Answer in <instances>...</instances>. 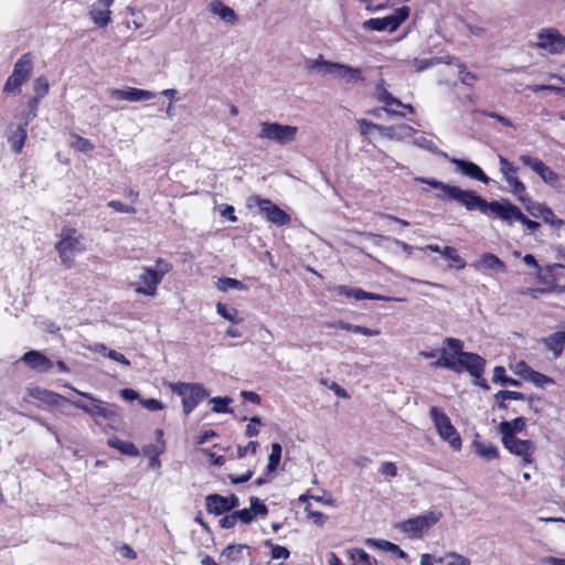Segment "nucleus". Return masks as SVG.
Masks as SVG:
<instances>
[{"instance_id": "69168bd1", "label": "nucleus", "mask_w": 565, "mask_h": 565, "mask_svg": "<svg viewBox=\"0 0 565 565\" xmlns=\"http://www.w3.org/2000/svg\"><path fill=\"white\" fill-rule=\"evenodd\" d=\"M498 397L501 399H514V401H524L525 395L521 392L515 391H499Z\"/></svg>"}, {"instance_id": "a878e982", "label": "nucleus", "mask_w": 565, "mask_h": 565, "mask_svg": "<svg viewBox=\"0 0 565 565\" xmlns=\"http://www.w3.org/2000/svg\"><path fill=\"white\" fill-rule=\"evenodd\" d=\"M379 132L388 139L402 140L404 138L411 137L414 132V128L408 125H399L397 127L382 126V128H379Z\"/></svg>"}, {"instance_id": "72a5a7b5", "label": "nucleus", "mask_w": 565, "mask_h": 565, "mask_svg": "<svg viewBox=\"0 0 565 565\" xmlns=\"http://www.w3.org/2000/svg\"><path fill=\"white\" fill-rule=\"evenodd\" d=\"M366 543L370 545H375L383 551L395 553L401 558H405L407 556V554L398 545L385 540L375 541L369 539Z\"/></svg>"}, {"instance_id": "6e6d98bb", "label": "nucleus", "mask_w": 565, "mask_h": 565, "mask_svg": "<svg viewBox=\"0 0 565 565\" xmlns=\"http://www.w3.org/2000/svg\"><path fill=\"white\" fill-rule=\"evenodd\" d=\"M107 205L109 207L114 209L116 212H119V213H127V214L136 213V209L134 206L124 204V203H121L120 201H117V200L109 201L107 203Z\"/></svg>"}, {"instance_id": "4d7b16f0", "label": "nucleus", "mask_w": 565, "mask_h": 565, "mask_svg": "<svg viewBox=\"0 0 565 565\" xmlns=\"http://www.w3.org/2000/svg\"><path fill=\"white\" fill-rule=\"evenodd\" d=\"M164 451V443L162 444H151L147 445L143 448V455L148 458L159 457Z\"/></svg>"}, {"instance_id": "2f4dec72", "label": "nucleus", "mask_w": 565, "mask_h": 565, "mask_svg": "<svg viewBox=\"0 0 565 565\" xmlns=\"http://www.w3.org/2000/svg\"><path fill=\"white\" fill-rule=\"evenodd\" d=\"M473 446H475V449H476V452L478 454V456H480L481 458H483L486 460H493V459H497L499 456L498 448L492 444L475 441Z\"/></svg>"}, {"instance_id": "473e14b6", "label": "nucleus", "mask_w": 565, "mask_h": 565, "mask_svg": "<svg viewBox=\"0 0 565 565\" xmlns=\"http://www.w3.org/2000/svg\"><path fill=\"white\" fill-rule=\"evenodd\" d=\"M503 180L509 185L510 191L518 195L519 200L523 203L525 202V199L523 198V194L525 193V185L522 181H520L515 174L510 175H503Z\"/></svg>"}, {"instance_id": "f8f14e48", "label": "nucleus", "mask_w": 565, "mask_h": 565, "mask_svg": "<svg viewBox=\"0 0 565 565\" xmlns=\"http://www.w3.org/2000/svg\"><path fill=\"white\" fill-rule=\"evenodd\" d=\"M441 513L434 511L411 518L401 524L404 533L411 537H419L424 531H427L440 520Z\"/></svg>"}, {"instance_id": "1a4fd4ad", "label": "nucleus", "mask_w": 565, "mask_h": 565, "mask_svg": "<svg viewBox=\"0 0 565 565\" xmlns=\"http://www.w3.org/2000/svg\"><path fill=\"white\" fill-rule=\"evenodd\" d=\"M437 198L444 202L455 201L468 211H480L481 213L486 204V200L475 191L463 190L457 185H450L446 194H437Z\"/></svg>"}, {"instance_id": "37998d69", "label": "nucleus", "mask_w": 565, "mask_h": 565, "mask_svg": "<svg viewBox=\"0 0 565 565\" xmlns=\"http://www.w3.org/2000/svg\"><path fill=\"white\" fill-rule=\"evenodd\" d=\"M210 402L213 404L212 412L218 413V414L220 413H223V414L232 413V409L228 407V404L232 403L231 397H228V396L213 397Z\"/></svg>"}, {"instance_id": "dca6fc26", "label": "nucleus", "mask_w": 565, "mask_h": 565, "mask_svg": "<svg viewBox=\"0 0 565 565\" xmlns=\"http://www.w3.org/2000/svg\"><path fill=\"white\" fill-rule=\"evenodd\" d=\"M333 291L338 296H345L348 298H354L356 300H382V301H403V298L387 297L379 294L367 292L360 288H352L349 286L340 285L333 288Z\"/></svg>"}, {"instance_id": "de8ad7c7", "label": "nucleus", "mask_w": 565, "mask_h": 565, "mask_svg": "<svg viewBox=\"0 0 565 565\" xmlns=\"http://www.w3.org/2000/svg\"><path fill=\"white\" fill-rule=\"evenodd\" d=\"M33 88H34V92L36 93V96L42 98L47 94V92L50 89V85L45 77L40 76V77L35 78V81L33 83Z\"/></svg>"}, {"instance_id": "e433bc0d", "label": "nucleus", "mask_w": 565, "mask_h": 565, "mask_svg": "<svg viewBox=\"0 0 565 565\" xmlns=\"http://www.w3.org/2000/svg\"><path fill=\"white\" fill-rule=\"evenodd\" d=\"M376 97L379 102L385 104L386 106H404V104L395 98L383 85L379 84L376 86Z\"/></svg>"}, {"instance_id": "b1692460", "label": "nucleus", "mask_w": 565, "mask_h": 565, "mask_svg": "<svg viewBox=\"0 0 565 565\" xmlns=\"http://www.w3.org/2000/svg\"><path fill=\"white\" fill-rule=\"evenodd\" d=\"M209 10L213 14L218 15L224 22L228 24H234L237 21L235 11L220 0L211 1L209 4Z\"/></svg>"}, {"instance_id": "864d4df0", "label": "nucleus", "mask_w": 565, "mask_h": 565, "mask_svg": "<svg viewBox=\"0 0 565 565\" xmlns=\"http://www.w3.org/2000/svg\"><path fill=\"white\" fill-rule=\"evenodd\" d=\"M267 545L271 546V558L273 559H286L289 557V550L281 545H274L269 541L266 542Z\"/></svg>"}, {"instance_id": "c9c22d12", "label": "nucleus", "mask_w": 565, "mask_h": 565, "mask_svg": "<svg viewBox=\"0 0 565 565\" xmlns=\"http://www.w3.org/2000/svg\"><path fill=\"white\" fill-rule=\"evenodd\" d=\"M216 287L220 291L226 292L230 289L246 290V286L238 279L222 277L217 280Z\"/></svg>"}, {"instance_id": "9b49d317", "label": "nucleus", "mask_w": 565, "mask_h": 565, "mask_svg": "<svg viewBox=\"0 0 565 565\" xmlns=\"http://www.w3.org/2000/svg\"><path fill=\"white\" fill-rule=\"evenodd\" d=\"M535 45L548 54H564L565 36L557 29L544 28L539 31Z\"/></svg>"}, {"instance_id": "7ed1b4c3", "label": "nucleus", "mask_w": 565, "mask_h": 565, "mask_svg": "<svg viewBox=\"0 0 565 565\" xmlns=\"http://www.w3.org/2000/svg\"><path fill=\"white\" fill-rule=\"evenodd\" d=\"M307 66L310 70L318 71L321 75H332L334 78L343 81L345 84H358L365 79L361 68L326 61L321 55L318 58L309 60Z\"/></svg>"}, {"instance_id": "3c124183", "label": "nucleus", "mask_w": 565, "mask_h": 565, "mask_svg": "<svg viewBox=\"0 0 565 565\" xmlns=\"http://www.w3.org/2000/svg\"><path fill=\"white\" fill-rule=\"evenodd\" d=\"M525 209L533 217H541L546 205L539 202L525 201Z\"/></svg>"}, {"instance_id": "c85d7f7f", "label": "nucleus", "mask_w": 565, "mask_h": 565, "mask_svg": "<svg viewBox=\"0 0 565 565\" xmlns=\"http://www.w3.org/2000/svg\"><path fill=\"white\" fill-rule=\"evenodd\" d=\"M108 445L126 456L136 457L139 455L138 448L132 443L121 440L117 437L109 438Z\"/></svg>"}, {"instance_id": "a19ab883", "label": "nucleus", "mask_w": 565, "mask_h": 565, "mask_svg": "<svg viewBox=\"0 0 565 565\" xmlns=\"http://www.w3.org/2000/svg\"><path fill=\"white\" fill-rule=\"evenodd\" d=\"M441 255L445 258L451 260L454 263L455 267L458 269H462L466 266V263L462 259V257L458 254L456 248H454L451 246L443 247Z\"/></svg>"}, {"instance_id": "ddd939ff", "label": "nucleus", "mask_w": 565, "mask_h": 565, "mask_svg": "<svg viewBox=\"0 0 565 565\" xmlns=\"http://www.w3.org/2000/svg\"><path fill=\"white\" fill-rule=\"evenodd\" d=\"M482 213L486 215L493 214L509 225L513 224V222L518 221V218H521V210L512 204L509 200L491 202L486 201Z\"/></svg>"}, {"instance_id": "423d86ee", "label": "nucleus", "mask_w": 565, "mask_h": 565, "mask_svg": "<svg viewBox=\"0 0 565 565\" xmlns=\"http://www.w3.org/2000/svg\"><path fill=\"white\" fill-rule=\"evenodd\" d=\"M170 390L182 398V412L189 415L210 393L199 383L177 382L169 384Z\"/></svg>"}, {"instance_id": "f257e3e1", "label": "nucleus", "mask_w": 565, "mask_h": 565, "mask_svg": "<svg viewBox=\"0 0 565 565\" xmlns=\"http://www.w3.org/2000/svg\"><path fill=\"white\" fill-rule=\"evenodd\" d=\"M445 344L457 354L458 359L454 360L448 355L446 349L441 350V356L433 363L435 367L448 369L455 372L467 371L475 379H481L486 360L477 353L462 351L463 343L459 339L446 338Z\"/></svg>"}, {"instance_id": "4c0bfd02", "label": "nucleus", "mask_w": 565, "mask_h": 565, "mask_svg": "<svg viewBox=\"0 0 565 565\" xmlns=\"http://www.w3.org/2000/svg\"><path fill=\"white\" fill-rule=\"evenodd\" d=\"M352 565H373L370 555L362 548H353L348 551Z\"/></svg>"}, {"instance_id": "4be33fe9", "label": "nucleus", "mask_w": 565, "mask_h": 565, "mask_svg": "<svg viewBox=\"0 0 565 565\" xmlns=\"http://www.w3.org/2000/svg\"><path fill=\"white\" fill-rule=\"evenodd\" d=\"M478 271L505 273L507 265L498 256L491 253H484L480 258L471 264Z\"/></svg>"}, {"instance_id": "bb28decb", "label": "nucleus", "mask_w": 565, "mask_h": 565, "mask_svg": "<svg viewBox=\"0 0 565 565\" xmlns=\"http://www.w3.org/2000/svg\"><path fill=\"white\" fill-rule=\"evenodd\" d=\"M26 137H28L26 129L21 126H17L15 129L10 132L8 140H9V143H10L13 152H15V153L21 152V150L25 143Z\"/></svg>"}, {"instance_id": "412c9836", "label": "nucleus", "mask_w": 565, "mask_h": 565, "mask_svg": "<svg viewBox=\"0 0 565 565\" xmlns=\"http://www.w3.org/2000/svg\"><path fill=\"white\" fill-rule=\"evenodd\" d=\"M114 1L115 0H96L92 4L88 14L97 26L105 28L111 22L110 7Z\"/></svg>"}, {"instance_id": "09e8293b", "label": "nucleus", "mask_w": 565, "mask_h": 565, "mask_svg": "<svg viewBox=\"0 0 565 565\" xmlns=\"http://www.w3.org/2000/svg\"><path fill=\"white\" fill-rule=\"evenodd\" d=\"M519 160L526 167L531 168L535 173L539 172L540 168L542 167V164L544 163L542 160H540L539 158H534V157H531V156H527V154H521L519 157Z\"/></svg>"}, {"instance_id": "7c9ffc66", "label": "nucleus", "mask_w": 565, "mask_h": 565, "mask_svg": "<svg viewBox=\"0 0 565 565\" xmlns=\"http://www.w3.org/2000/svg\"><path fill=\"white\" fill-rule=\"evenodd\" d=\"M526 420L524 417H516L510 422H502L500 424V433L502 437L514 436V431H521L525 427Z\"/></svg>"}, {"instance_id": "5fc2aeb1", "label": "nucleus", "mask_w": 565, "mask_h": 565, "mask_svg": "<svg viewBox=\"0 0 565 565\" xmlns=\"http://www.w3.org/2000/svg\"><path fill=\"white\" fill-rule=\"evenodd\" d=\"M417 182L428 184L435 189L440 190L439 194H446L447 189L450 188L451 184L444 183L441 181L435 180V179H426V178H417Z\"/></svg>"}, {"instance_id": "20e7f679", "label": "nucleus", "mask_w": 565, "mask_h": 565, "mask_svg": "<svg viewBox=\"0 0 565 565\" xmlns=\"http://www.w3.org/2000/svg\"><path fill=\"white\" fill-rule=\"evenodd\" d=\"M62 264L71 268L77 254L83 253L86 247L84 236L74 227H63L60 241L55 244Z\"/></svg>"}, {"instance_id": "052dcab7", "label": "nucleus", "mask_w": 565, "mask_h": 565, "mask_svg": "<svg viewBox=\"0 0 565 565\" xmlns=\"http://www.w3.org/2000/svg\"><path fill=\"white\" fill-rule=\"evenodd\" d=\"M262 424V420L258 416H254L250 418V423L246 426L245 435L247 437H254L257 436L259 433V425Z\"/></svg>"}, {"instance_id": "aec40b11", "label": "nucleus", "mask_w": 565, "mask_h": 565, "mask_svg": "<svg viewBox=\"0 0 565 565\" xmlns=\"http://www.w3.org/2000/svg\"><path fill=\"white\" fill-rule=\"evenodd\" d=\"M109 95L114 99L127 100L130 103L149 100L156 96V94L151 90L136 88V87H127L125 89L113 88V89H109Z\"/></svg>"}, {"instance_id": "0e129e2a", "label": "nucleus", "mask_w": 565, "mask_h": 565, "mask_svg": "<svg viewBox=\"0 0 565 565\" xmlns=\"http://www.w3.org/2000/svg\"><path fill=\"white\" fill-rule=\"evenodd\" d=\"M415 145H417L418 147L423 148V149H426L433 153H437L438 152V149H437V146L435 145V142L430 139H427L425 137H419L415 140Z\"/></svg>"}, {"instance_id": "5701e85b", "label": "nucleus", "mask_w": 565, "mask_h": 565, "mask_svg": "<svg viewBox=\"0 0 565 565\" xmlns=\"http://www.w3.org/2000/svg\"><path fill=\"white\" fill-rule=\"evenodd\" d=\"M22 361L31 369L47 372L53 367V362L39 351H29L22 356Z\"/></svg>"}, {"instance_id": "6ab92c4d", "label": "nucleus", "mask_w": 565, "mask_h": 565, "mask_svg": "<svg viewBox=\"0 0 565 565\" xmlns=\"http://www.w3.org/2000/svg\"><path fill=\"white\" fill-rule=\"evenodd\" d=\"M268 513L267 507L257 497H252L249 500V508L234 511L237 522L241 521L244 524H249L256 516H266Z\"/></svg>"}, {"instance_id": "4468645a", "label": "nucleus", "mask_w": 565, "mask_h": 565, "mask_svg": "<svg viewBox=\"0 0 565 565\" xmlns=\"http://www.w3.org/2000/svg\"><path fill=\"white\" fill-rule=\"evenodd\" d=\"M255 201L262 215L265 216L267 221L278 226L288 225L291 222L290 215L270 200L256 196Z\"/></svg>"}, {"instance_id": "f03ea898", "label": "nucleus", "mask_w": 565, "mask_h": 565, "mask_svg": "<svg viewBox=\"0 0 565 565\" xmlns=\"http://www.w3.org/2000/svg\"><path fill=\"white\" fill-rule=\"evenodd\" d=\"M68 387L76 394L92 402V404H87L82 399L70 401L73 406L88 414L97 425H106L114 428L119 423V415L114 405H109L104 401L97 399L89 393L81 392L72 386Z\"/></svg>"}, {"instance_id": "c756f323", "label": "nucleus", "mask_w": 565, "mask_h": 565, "mask_svg": "<svg viewBox=\"0 0 565 565\" xmlns=\"http://www.w3.org/2000/svg\"><path fill=\"white\" fill-rule=\"evenodd\" d=\"M545 344L554 353V356L557 358L565 348V331L551 334L545 340Z\"/></svg>"}, {"instance_id": "603ef678", "label": "nucleus", "mask_w": 565, "mask_h": 565, "mask_svg": "<svg viewBox=\"0 0 565 565\" xmlns=\"http://www.w3.org/2000/svg\"><path fill=\"white\" fill-rule=\"evenodd\" d=\"M500 172L502 175L516 174L518 168L511 163L505 157L499 156Z\"/></svg>"}, {"instance_id": "0eeeda50", "label": "nucleus", "mask_w": 565, "mask_h": 565, "mask_svg": "<svg viewBox=\"0 0 565 565\" xmlns=\"http://www.w3.org/2000/svg\"><path fill=\"white\" fill-rule=\"evenodd\" d=\"M429 415L436 427L438 436L443 440L449 443L454 450H460L462 441L455 426L451 424L450 418L436 406L430 407Z\"/></svg>"}, {"instance_id": "bf43d9fd", "label": "nucleus", "mask_w": 565, "mask_h": 565, "mask_svg": "<svg viewBox=\"0 0 565 565\" xmlns=\"http://www.w3.org/2000/svg\"><path fill=\"white\" fill-rule=\"evenodd\" d=\"M259 444L257 441H249L246 446H238L237 458H243L248 454L255 455Z\"/></svg>"}, {"instance_id": "f3484780", "label": "nucleus", "mask_w": 565, "mask_h": 565, "mask_svg": "<svg viewBox=\"0 0 565 565\" xmlns=\"http://www.w3.org/2000/svg\"><path fill=\"white\" fill-rule=\"evenodd\" d=\"M162 278L160 273H157L150 267H141V274L139 275V286L136 288L138 294L145 296H154L157 287L161 282Z\"/></svg>"}, {"instance_id": "393cba45", "label": "nucleus", "mask_w": 565, "mask_h": 565, "mask_svg": "<svg viewBox=\"0 0 565 565\" xmlns=\"http://www.w3.org/2000/svg\"><path fill=\"white\" fill-rule=\"evenodd\" d=\"M205 509L209 513L221 515L230 512L226 497L214 493L205 498Z\"/></svg>"}, {"instance_id": "e2e57ef3", "label": "nucleus", "mask_w": 565, "mask_h": 565, "mask_svg": "<svg viewBox=\"0 0 565 565\" xmlns=\"http://www.w3.org/2000/svg\"><path fill=\"white\" fill-rule=\"evenodd\" d=\"M527 89L532 90L533 93H537L541 90H550V92H554L557 94L565 93V87H558V86H554V85H530V86H527Z\"/></svg>"}, {"instance_id": "774afa93", "label": "nucleus", "mask_w": 565, "mask_h": 565, "mask_svg": "<svg viewBox=\"0 0 565 565\" xmlns=\"http://www.w3.org/2000/svg\"><path fill=\"white\" fill-rule=\"evenodd\" d=\"M358 124L360 126V131L362 135H367L372 129L379 131V128H382V125L373 124L366 119H360Z\"/></svg>"}, {"instance_id": "cd10ccee", "label": "nucleus", "mask_w": 565, "mask_h": 565, "mask_svg": "<svg viewBox=\"0 0 565 565\" xmlns=\"http://www.w3.org/2000/svg\"><path fill=\"white\" fill-rule=\"evenodd\" d=\"M31 395L34 398H36L43 403H46L49 405H55L60 401H66L68 403H70V401H72L71 398H65V397L61 396L60 394H56L54 392H51L49 390H43V388H34L31 392Z\"/></svg>"}, {"instance_id": "f704fd0d", "label": "nucleus", "mask_w": 565, "mask_h": 565, "mask_svg": "<svg viewBox=\"0 0 565 565\" xmlns=\"http://www.w3.org/2000/svg\"><path fill=\"white\" fill-rule=\"evenodd\" d=\"M216 311L225 320L231 321L233 323H241L243 321L236 308H228L226 305L222 302L216 303Z\"/></svg>"}, {"instance_id": "680f3d73", "label": "nucleus", "mask_w": 565, "mask_h": 565, "mask_svg": "<svg viewBox=\"0 0 565 565\" xmlns=\"http://www.w3.org/2000/svg\"><path fill=\"white\" fill-rule=\"evenodd\" d=\"M543 218V221L545 223H548L551 225H563V221L557 218L556 215L554 214V212L552 211V209H550L548 206L545 207V210H543V214L541 216Z\"/></svg>"}, {"instance_id": "6e6552de", "label": "nucleus", "mask_w": 565, "mask_h": 565, "mask_svg": "<svg viewBox=\"0 0 565 565\" xmlns=\"http://www.w3.org/2000/svg\"><path fill=\"white\" fill-rule=\"evenodd\" d=\"M32 70V56L30 53H25L15 62L13 72L3 86V92L7 94H19L21 86L30 78Z\"/></svg>"}, {"instance_id": "8fccbe9b", "label": "nucleus", "mask_w": 565, "mask_h": 565, "mask_svg": "<svg viewBox=\"0 0 565 565\" xmlns=\"http://www.w3.org/2000/svg\"><path fill=\"white\" fill-rule=\"evenodd\" d=\"M458 67L460 82L467 86H472L478 79L477 75L475 73L466 71V67L461 64L458 65Z\"/></svg>"}, {"instance_id": "79ce46f5", "label": "nucleus", "mask_w": 565, "mask_h": 565, "mask_svg": "<svg viewBox=\"0 0 565 565\" xmlns=\"http://www.w3.org/2000/svg\"><path fill=\"white\" fill-rule=\"evenodd\" d=\"M436 563H445V565H470V561L457 553H448L444 557H439Z\"/></svg>"}, {"instance_id": "39448f33", "label": "nucleus", "mask_w": 565, "mask_h": 565, "mask_svg": "<svg viewBox=\"0 0 565 565\" xmlns=\"http://www.w3.org/2000/svg\"><path fill=\"white\" fill-rule=\"evenodd\" d=\"M298 127L291 125H282L277 121H260L258 138L269 143L280 147L287 146L296 141Z\"/></svg>"}, {"instance_id": "c03bdc74", "label": "nucleus", "mask_w": 565, "mask_h": 565, "mask_svg": "<svg viewBox=\"0 0 565 565\" xmlns=\"http://www.w3.org/2000/svg\"><path fill=\"white\" fill-rule=\"evenodd\" d=\"M492 381H493V383L510 384L513 386H518L520 384V382L518 380L508 377L505 375V369L503 366L494 367Z\"/></svg>"}, {"instance_id": "ea45409f", "label": "nucleus", "mask_w": 565, "mask_h": 565, "mask_svg": "<svg viewBox=\"0 0 565 565\" xmlns=\"http://www.w3.org/2000/svg\"><path fill=\"white\" fill-rule=\"evenodd\" d=\"M540 178L551 186H557L559 184V177L545 163L542 164L539 172L536 173Z\"/></svg>"}, {"instance_id": "a18cd8bd", "label": "nucleus", "mask_w": 565, "mask_h": 565, "mask_svg": "<svg viewBox=\"0 0 565 565\" xmlns=\"http://www.w3.org/2000/svg\"><path fill=\"white\" fill-rule=\"evenodd\" d=\"M520 366L527 369L529 371V380L536 386H544L546 384H552L553 380L540 372L530 370L524 363H521Z\"/></svg>"}, {"instance_id": "49530a36", "label": "nucleus", "mask_w": 565, "mask_h": 565, "mask_svg": "<svg viewBox=\"0 0 565 565\" xmlns=\"http://www.w3.org/2000/svg\"><path fill=\"white\" fill-rule=\"evenodd\" d=\"M248 546L246 544H237V545H228L223 552L222 556L226 557L233 562L237 561V554L242 553L244 550H247Z\"/></svg>"}, {"instance_id": "58836bf2", "label": "nucleus", "mask_w": 565, "mask_h": 565, "mask_svg": "<svg viewBox=\"0 0 565 565\" xmlns=\"http://www.w3.org/2000/svg\"><path fill=\"white\" fill-rule=\"evenodd\" d=\"M281 451H282V448H281L280 444L274 443L271 445V452L268 456V463H267L268 472H274L277 470L279 462H280V458H281Z\"/></svg>"}, {"instance_id": "9d476101", "label": "nucleus", "mask_w": 565, "mask_h": 565, "mask_svg": "<svg viewBox=\"0 0 565 565\" xmlns=\"http://www.w3.org/2000/svg\"><path fill=\"white\" fill-rule=\"evenodd\" d=\"M409 8L401 7L393 14L384 18H372L363 23V29L370 31L394 32L408 18Z\"/></svg>"}, {"instance_id": "13d9d810", "label": "nucleus", "mask_w": 565, "mask_h": 565, "mask_svg": "<svg viewBox=\"0 0 565 565\" xmlns=\"http://www.w3.org/2000/svg\"><path fill=\"white\" fill-rule=\"evenodd\" d=\"M379 471L387 477H396L398 475V468L394 462L384 461L381 463Z\"/></svg>"}, {"instance_id": "2eb2a0df", "label": "nucleus", "mask_w": 565, "mask_h": 565, "mask_svg": "<svg viewBox=\"0 0 565 565\" xmlns=\"http://www.w3.org/2000/svg\"><path fill=\"white\" fill-rule=\"evenodd\" d=\"M502 441L511 454L522 458L523 465L532 462L534 446L531 440L519 439L515 436H507L502 437Z\"/></svg>"}, {"instance_id": "a211bd4d", "label": "nucleus", "mask_w": 565, "mask_h": 565, "mask_svg": "<svg viewBox=\"0 0 565 565\" xmlns=\"http://www.w3.org/2000/svg\"><path fill=\"white\" fill-rule=\"evenodd\" d=\"M445 158L449 159L451 163L457 167V170L460 171L463 175L471 178L473 180H478L484 184L490 182L489 177L483 172V170L476 163L471 161H467L463 159L449 158L447 153H441Z\"/></svg>"}, {"instance_id": "338daca9", "label": "nucleus", "mask_w": 565, "mask_h": 565, "mask_svg": "<svg viewBox=\"0 0 565 565\" xmlns=\"http://www.w3.org/2000/svg\"><path fill=\"white\" fill-rule=\"evenodd\" d=\"M253 475H254V470L253 469H248L242 476H236V475L230 473L228 475V479H230L232 484H238V483L247 482L253 477Z\"/></svg>"}]
</instances>
